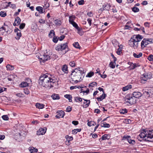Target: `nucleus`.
Segmentation results:
<instances>
[{"instance_id":"1","label":"nucleus","mask_w":153,"mask_h":153,"mask_svg":"<svg viewBox=\"0 0 153 153\" xmlns=\"http://www.w3.org/2000/svg\"><path fill=\"white\" fill-rule=\"evenodd\" d=\"M56 78L53 75L50 74H43L40 77L39 82L44 87L50 89L54 86V84L57 81Z\"/></svg>"},{"instance_id":"2","label":"nucleus","mask_w":153,"mask_h":153,"mask_svg":"<svg viewBox=\"0 0 153 153\" xmlns=\"http://www.w3.org/2000/svg\"><path fill=\"white\" fill-rule=\"evenodd\" d=\"M85 75L83 69L82 68H76L72 71L70 76L71 79L76 83L83 79Z\"/></svg>"},{"instance_id":"3","label":"nucleus","mask_w":153,"mask_h":153,"mask_svg":"<svg viewBox=\"0 0 153 153\" xmlns=\"http://www.w3.org/2000/svg\"><path fill=\"white\" fill-rule=\"evenodd\" d=\"M137 138L140 141L144 140L153 142V129L144 131L137 136Z\"/></svg>"},{"instance_id":"4","label":"nucleus","mask_w":153,"mask_h":153,"mask_svg":"<svg viewBox=\"0 0 153 153\" xmlns=\"http://www.w3.org/2000/svg\"><path fill=\"white\" fill-rule=\"evenodd\" d=\"M124 103H128L130 105H132L136 102V100L132 96L127 95L125 98Z\"/></svg>"},{"instance_id":"5","label":"nucleus","mask_w":153,"mask_h":153,"mask_svg":"<svg viewBox=\"0 0 153 153\" xmlns=\"http://www.w3.org/2000/svg\"><path fill=\"white\" fill-rule=\"evenodd\" d=\"M50 56L48 55L47 52L46 53H42L38 56V58L39 59L41 60L43 62L50 60L51 58Z\"/></svg>"},{"instance_id":"6","label":"nucleus","mask_w":153,"mask_h":153,"mask_svg":"<svg viewBox=\"0 0 153 153\" xmlns=\"http://www.w3.org/2000/svg\"><path fill=\"white\" fill-rule=\"evenodd\" d=\"M134 38H131L130 40L128 41V44L130 46L133 47L134 49H137L139 45V43L135 40L134 36L133 37Z\"/></svg>"},{"instance_id":"7","label":"nucleus","mask_w":153,"mask_h":153,"mask_svg":"<svg viewBox=\"0 0 153 153\" xmlns=\"http://www.w3.org/2000/svg\"><path fill=\"white\" fill-rule=\"evenodd\" d=\"M122 140L127 141L130 144L134 145L135 143V141L131 140V137L128 135H124L122 137Z\"/></svg>"},{"instance_id":"8","label":"nucleus","mask_w":153,"mask_h":153,"mask_svg":"<svg viewBox=\"0 0 153 153\" xmlns=\"http://www.w3.org/2000/svg\"><path fill=\"white\" fill-rule=\"evenodd\" d=\"M150 42V41L148 39L144 38L141 42V49L144 48Z\"/></svg>"},{"instance_id":"9","label":"nucleus","mask_w":153,"mask_h":153,"mask_svg":"<svg viewBox=\"0 0 153 153\" xmlns=\"http://www.w3.org/2000/svg\"><path fill=\"white\" fill-rule=\"evenodd\" d=\"M151 77L150 75L147 74H143L140 78L141 83L144 84L146 82L147 80Z\"/></svg>"},{"instance_id":"10","label":"nucleus","mask_w":153,"mask_h":153,"mask_svg":"<svg viewBox=\"0 0 153 153\" xmlns=\"http://www.w3.org/2000/svg\"><path fill=\"white\" fill-rule=\"evenodd\" d=\"M143 91L144 95L147 98L149 97L152 94L150 89L143 90Z\"/></svg>"},{"instance_id":"11","label":"nucleus","mask_w":153,"mask_h":153,"mask_svg":"<svg viewBox=\"0 0 153 153\" xmlns=\"http://www.w3.org/2000/svg\"><path fill=\"white\" fill-rule=\"evenodd\" d=\"M47 128L45 127L41 128L37 131V134L38 135H44L46 131Z\"/></svg>"},{"instance_id":"12","label":"nucleus","mask_w":153,"mask_h":153,"mask_svg":"<svg viewBox=\"0 0 153 153\" xmlns=\"http://www.w3.org/2000/svg\"><path fill=\"white\" fill-rule=\"evenodd\" d=\"M57 114L56 116L57 118H59L60 117H63L64 116L65 113L62 110L58 111L57 112Z\"/></svg>"},{"instance_id":"13","label":"nucleus","mask_w":153,"mask_h":153,"mask_svg":"<svg viewBox=\"0 0 153 153\" xmlns=\"http://www.w3.org/2000/svg\"><path fill=\"white\" fill-rule=\"evenodd\" d=\"M132 96L135 98H139L142 96V94L140 92H134L132 94Z\"/></svg>"},{"instance_id":"14","label":"nucleus","mask_w":153,"mask_h":153,"mask_svg":"<svg viewBox=\"0 0 153 153\" xmlns=\"http://www.w3.org/2000/svg\"><path fill=\"white\" fill-rule=\"evenodd\" d=\"M82 100H84L85 101L83 102V107L85 108H87L88 106L90 103V100H85L84 99H82Z\"/></svg>"},{"instance_id":"15","label":"nucleus","mask_w":153,"mask_h":153,"mask_svg":"<svg viewBox=\"0 0 153 153\" xmlns=\"http://www.w3.org/2000/svg\"><path fill=\"white\" fill-rule=\"evenodd\" d=\"M20 22L21 19L19 17L17 16L15 19L13 25L14 26L18 25L20 24Z\"/></svg>"},{"instance_id":"16","label":"nucleus","mask_w":153,"mask_h":153,"mask_svg":"<svg viewBox=\"0 0 153 153\" xmlns=\"http://www.w3.org/2000/svg\"><path fill=\"white\" fill-rule=\"evenodd\" d=\"M106 96V94L104 93L100 97H97V99L98 101H100L102 100L103 99H104Z\"/></svg>"},{"instance_id":"17","label":"nucleus","mask_w":153,"mask_h":153,"mask_svg":"<svg viewBox=\"0 0 153 153\" xmlns=\"http://www.w3.org/2000/svg\"><path fill=\"white\" fill-rule=\"evenodd\" d=\"M28 150L30 153H34L38 152V149L33 147H30L28 148Z\"/></svg>"},{"instance_id":"18","label":"nucleus","mask_w":153,"mask_h":153,"mask_svg":"<svg viewBox=\"0 0 153 153\" xmlns=\"http://www.w3.org/2000/svg\"><path fill=\"white\" fill-rule=\"evenodd\" d=\"M62 71L65 73L66 74L68 73V69L67 65H63L62 66Z\"/></svg>"},{"instance_id":"19","label":"nucleus","mask_w":153,"mask_h":153,"mask_svg":"<svg viewBox=\"0 0 153 153\" xmlns=\"http://www.w3.org/2000/svg\"><path fill=\"white\" fill-rule=\"evenodd\" d=\"M111 6L110 4H105L103 6V10H109L111 8Z\"/></svg>"},{"instance_id":"20","label":"nucleus","mask_w":153,"mask_h":153,"mask_svg":"<svg viewBox=\"0 0 153 153\" xmlns=\"http://www.w3.org/2000/svg\"><path fill=\"white\" fill-rule=\"evenodd\" d=\"M77 31V33L80 36H82L83 34V32L81 27H79L76 29Z\"/></svg>"},{"instance_id":"21","label":"nucleus","mask_w":153,"mask_h":153,"mask_svg":"<svg viewBox=\"0 0 153 153\" xmlns=\"http://www.w3.org/2000/svg\"><path fill=\"white\" fill-rule=\"evenodd\" d=\"M143 55V54L142 53L140 52L139 53H134L133 54V56L136 58H139L141 57Z\"/></svg>"},{"instance_id":"22","label":"nucleus","mask_w":153,"mask_h":153,"mask_svg":"<svg viewBox=\"0 0 153 153\" xmlns=\"http://www.w3.org/2000/svg\"><path fill=\"white\" fill-rule=\"evenodd\" d=\"M101 126L102 127L109 128L110 127L109 124L105 122L101 123Z\"/></svg>"},{"instance_id":"23","label":"nucleus","mask_w":153,"mask_h":153,"mask_svg":"<svg viewBox=\"0 0 153 153\" xmlns=\"http://www.w3.org/2000/svg\"><path fill=\"white\" fill-rule=\"evenodd\" d=\"M76 18V17L74 15L70 16L69 17V22L70 24L72 23V22H74V20Z\"/></svg>"},{"instance_id":"24","label":"nucleus","mask_w":153,"mask_h":153,"mask_svg":"<svg viewBox=\"0 0 153 153\" xmlns=\"http://www.w3.org/2000/svg\"><path fill=\"white\" fill-rule=\"evenodd\" d=\"M45 105L39 103H37L36 104V108L40 109H42L44 108Z\"/></svg>"},{"instance_id":"25","label":"nucleus","mask_w":153,"mask_h":153,"mask_svg":"<svg viewBox=\"0 0 153 153\" xmlns=\"http://www.w3.org/2000/svg\"><path fill=\"white\" fill-rule=\"evenodd\" d=\"M132 88V85H129L127 86L123 87L122 90L124 91H125L128 90L129 89L131 88Z\"/></svg>"},{"instance_id":"26","label":"nucleus","mask_w":153,"mask_h":153,"mask_svg":"<svg viewBox=\"0 0 153 153\" xmlns=\"http://www.w3.org/2000/svg\"><path fill=\"white\" fill-rule=\"evenodd\" d=\"M36 10L39 11L40 13H43V8L42 7L38 6L36 8Z\"/></svg>"},{"instance_id":"27","label":"nucleus","mask_w":153,"mask_h":153,"mask_svg":"<svg viewBox=\"0 0 153 153\" xmlns=\"http://www.w3.org/2000/svg\"><path fill=\"white\" fill-rule=\"evenodd\" d=\"M6 68L9 71H12L14 69V66L11 65L9 64H8L7 65Z\"/></svg>"},{"instance_id":"28","label":"nucleus","mask_w":153,"mask_h":153,"mask_svg":"<svg viewBox=\"0 0 153 153\" xmlns=\"http://www.w3.org/2000/svg\"><path fill=\"white\" fill-rule=\"evenodd\" d=\"M64 97L68 99L69 100V102H72V97L71 95L70 94H66L64 95Z\"/></svg>"},{"instance_id":"29","label":"nucleus","mask_w":153,"mask_h":153,"mask_svg":"<svg viewBox=\"0 0 153 153\" xmlns=\"http://www.w3.org/2000/svg\"><path fill=\"white\" fill-rule=\"evenodd\" d=\"M81 130V128L75 129L73 130L72 131V134H76L78 132H80Z\"/></svg>"},{"instance_id":"30","label":"nucleus","mask_w":153,"mask_h":153,"mask_svg":"<svg viewBox=\"0 0 153 153\" xmlns=\"http://www.w3.org/2000/svg\"><path fill=\"white\" fill-rule=\"evenodd\" d=\"M109 137H110L109 135L105 134L102 136L101 139L102 140H105L106 139H109Z\"/></svg>"},{"instance_id":"31","label":"nucleus","mask_w":153,"mask_h":153,"mask_svg":"<svg viewBox=\"0 0 153 153\" xmlns=\"http://www.w3.org/2000/svg\"><path fill=\"white\" fill-rule=\"evenodd\" d=\"M52 97L53 100H58L60 97L58 94H53L52 96Z\"/></svg>"},{"instance_id":"32","label":"nucleus","mask_w":153,"mask_h":153,"mask_svg":"<svg viewBox=\"0 0 153 153\" xmlns=\"http://www.w3.org/2000/svg\"><path fill=\"white\" fill-rule=\"evenodd\" d=\"M55 35V33L53 30H51L49 34V37L50 38H52L53 36Z\"/></svg>"},{"instance_id":"33","label":"nucleus","mask_w":153,"mask_h":153,"mask_svg":"<svg viewBox=\"0 0 153 153\" xmlns=\"http://www.w3.org/2000/svg\"><path fill=\"white\" fill-rule=\"evenodd\" d=\"M60 45L61 46V49L62 51L65 50L66 48L68 47L67 43L63 44H61Z\"/></svg>"},{"instance_id":"34","label":"nucleus","mask_w":153,"mask_h":153,"mask_svg":"<svg viewBox=\"0 0 153 153\" xmlns=\"http://www.w3.org/2000/svg\"><path fill=\"white\" fill-rule=\"evenodd\" d=\"M28 85V83H27L26 82H22L20 84L21 87L22 88L26 87V86H27Z\"/></svg>"},{"instance_id":"35","label":"nucleus","mask_w":153,"mask_h":153,"mask_svg":"<svg viewBox=\"0 0 153 153\" xmlns=\"http://www.w3.org/2000/svg\"><path fill=\"white\" fill-rule=\"evenodd\" d=\"M73 45L74 47L80 49V47L78 42H75L73 44Z\"/></svg>"},{"instance_id":"36","label":"nucleus","mask_w":153,"mask_h":153,"mask_svg":"<svg viewBox=\"0 0 153 153\" xmlns=\"http://www.w3.org/2000/svg\"><path fill=\"white\" fill-rule=\"evenodd\" d=\"M65 138L67 140H68V142L72 140L73 139L72 137L69 136L68 135H66Z\"/></svg>"},{"instance_id":"37","label":"nucleus","mask_w":153,"mask_h":153,"mask_svg":"<svg viewBox=\"0 0 153 153\" xmlns=\"http://www.w3.org/2000/svg\"><path fill=\"white\" fill-rule=\"evenodd\" d=\"M82 88L83 87H82L76 85L74 86H71L70 87V88L71 90H72L74 89H76V88L79 89L80 88Z\"/></svg>"},{"instance_id":"38","label":"nucleus","mask_w":153,"mask_h":153,"mask_svg":"<svg viewBox=\"0 0 153 153\" xmlns=\"http://www.w3.org/2000/svg\"><path fill=\"white\" fill-rule=\"evenodd\" d=\"M55 23L56 25L59 26L61 25L62 22L60 20L57 19L55 20Z\"/></svg>"},{"instance_id":"39","label":"nucleus","mask_w":153,"mask_h":153,"mask_svg":"<svg viewBox=\"0 0 153 153\" xmlns=\"http://www.w3.org/2000/svg\"><path fill=\"white\" fill-rule=\"evenodd\" d=\"M17 36L15 37V38L17 40H19V39L20 37L22 36V34L20 32H17V33H16Z\"/></svg>"},{"instance_id":"40","label":"nucleus","mask_w":153,"mask_h":153,"mask_svg":"<svg viewBox=\"0 0 153 153\" xmlns=\"http://www.w3.org/2000/svg\"><path fill=\"white\" fill-rule=\"evenodd\" d=\"M132 10L134 12L136 13L139 11V9L138 7H134L132 8Z\"/></svg>"},{"instance_id":"41","label":"nucleus","mask_w":153,"mask_h":153,"mask_svg":"<svg viewBox=\"0 0 153 153\" xmlns=\"http://www.w3.org/2000/svg\"><path fill=\"white\" fill-rule=\"evenodd\" d=\"M109 65L111 68H114L115 67V64L112 62H111L109 64Z\"/></svg>"},{"instance_id":"42","label":"nucleus","mask_w":153,"mask_h":153,"mask_svg":"<svg viewBox=\"0 0 153 153\" xmlns=\"http://www.w3.org/2000/svg\"><path fill=\"white\" fill-rule=\"evenodd\" d=\"M76 102H81L82 101V99L81 98L78 97H75L74 98Z\"/></svg>"},{"instance_id":"43","label":"nucleus","mask_w":153,"mask_h":153,"mask_svg":"<svg viewBox=\"0 0 153 153\" xmlns=\"http://www.w3.org/2000/svg\"><path fill=\"white\" fill-rule=\"evenodd\" d=\"M7 15L5 11H1L0 12V16L2 17H4Z\"/></svg>"},{"instance_id":"44","label":"nucleus","mask_w":153,"mask_h":153,"mask_svg":"<svg viewBox=\"0 0 153 153\" xmlns=\"http://www.w3.org/2000/svg\"><path fill=\"white\" fill-rule=\"evenodd\" d=\"M95 124H96V123H95L93 121H91V122H89L87 123L88 125L89 126H94Z\"/></svg>"},{"instance_id":"45","label":"nucleus","mask_w":153,"mask_h":153,"mask_svg":"<svg viewBox=\"0 0 153 153\" xmlns=\"http://www.w3.org/2000/svg\"><path fill=\"white\" fill-rule=\"evenodd\" d=\"M70 65L72 67H74L75 66V63L74 61H71L69 63Z\"/></svg>"},{"instance_id":"46","label":"nucleus","mask_w":153,"mask_h":153,"mask_svg":"<svg viewBox=\"0 0 153 153\" xmlns=\"http://www.w3.org/2000/svg\"><path fill=\"white\" fill-rule=\"evenodd\" d=\"M94 75V73L93 72H90L88 73L86 75V77H91Z\"/></svg>"},{"instance_id":"47","label":"nucleus","mask_w":153,"mask_h":153,"mask_svg":"<svg viewBox=\"0 0 153 153\" xmlns=\"http://www.w3.org/2000/svg\"><path fill=\"white\" fill-rule=\"evenodd\" d=\"M120 112L122 114H124L127 112V110L126 109H122L120 111Z\"/></svg>"},{"instance_id":"48","label":"nucleus","mask_w":153,"mask_h":153,"mask_svg":"<svg viewBox=\"0 0 153 153\" xmlns=\"http://www.w3.org/2000/svg\"><path fill=\"white\" fill-rule=\"evenodd\" d=\"M143 38V37L142 36L138 34L136 35L135 39L141 40Z\"/></svg>"},{"instance_id":"49","label":"nucleus","mask_w":153,"mask_h":153,"mask_svg":"<svg viewBox=\"0 0 153 153\" xmlns=\"http://www.w3.org/2000/svg\"><path fill=\"white\" fill-rule=\"evenodd\" d=\"M97 85V83L96 82H93L91 83L89 85V87L91 88V87H93L94 86H96Z\"/></svg>"},{"instance_id":"50","label":"nucleus","mask_w":153,"mask_h":153,"mask_svg":"<svg viewBox=\"0 0 153 153\" xmlns=\"http://www.w3.org/2000/svg\"><path fill=\"white\" fill-rule=\"evenodd\" d=\"M61 46L60 45H58L56 48L55 49L58 51H62Z\"/></svg>"},{"instance_id":"51","label":"nucleus","mask_w":153,"mask_h":153,"mask_svg":"<svg viewBox=\"0 0 153 153\" xmlns=\"http://www.w3.org/2000/svg\"><path fill=\"white\" fill-rule=\"evenodd\" d=\"M147 59L149 61H152L153 60V55L152 54L148 56Z\"/></svg>"},{"instance_id":"52","label":"nucleus","mask_w":153,"mask_h":153,"mask_svg":"<svg viewBox=\"0 0 153 153\" xmlns=\"http://www.w3.org/2000/svg\"><path fill=\"white\" fill-rule=\"evenodd\" d=\"M2 117L3 120H7L9 119V118L7 115H4L2 116Z\"/></svg>"},{"instance_id":"53","label":"nucleus","mask_w":153,"mask_h":153,"mask_svg":"<svg viewBox=\"0 0 153 153\" xmlns=\"http://www.w3.org/2000/svg\"><path fill=\"white\" fill-rule=\"evenodd\" d=\"M71 24L76 29L78 28L79 27L78 26V25L75 22H72L71 23Z\"/></svg>"},{"instance_id":"54","label":"nucleus","mask_w":153,"mask_h":153,"mask_svg":"<svg viewBox=\"0 0 153 153\" xmlns=\"http://www.w3.org/2000/svg\"><path fill=\"white\" fill-rule=\"evenodd\" d=\"M13 75H11L9 76L8 78V79L9 81H11L13 80Z\"/></svg>"},{"instance_id":"55","label":"nucleus","mask_w":153,"mask_h":153,"mask_svg":"<svg viewBox=\"0 0 153 153\" xmlns=\"http://www.w3.org/2000/svg\"><path fill=\"white\" fill-rule=\"evenodd\" d=\"M25 23H22L19 26V28L21 29H23L25 26Z\"/></svg>"},{"instance_id":"56","label":"nucleus","mask_w":153,"mask_h":153,"mask_svg":"<svg viewBox=\"0 0 153 153\" xmlns=\"http://www.w3.org/2000/svg\"><path fill=\"white\" fill-rule=\"evenodd\" d=\"M58 39L56 36H54L53 39V42L54 43H56L58 42Z\"/></svg>"},{"instance_id":"57","label":"nucleus","mask_w":153,"mask_h":153,"mask_svg":"<svg viewBox=\"0 0 153 153\" xmlns=\"http://www.w3.org/2000/svg\"><path fill=\"white\" fill-rule=\"evenodd\" d=\"M71 107L70 106H69L67 108L66 111L67 112H70L71 111Z\"/></svg>"},{"instance_id":"58","label":"nucleus","mask_w":153,"mask_h":153,"mask_svg":"<svg viewBox=\"0 0 153 153\" xmlns=\"http://www.w3.org/2000/svg\"><path fill=\"white\" fill-rule=\"evenodd\" d=\"M17 136L18 137L19 136V137L20 138H21L22 137H24V136L22 134V132L19 133L18 134Z\"/></svg>"},{"instance_id":"59","label":"nucleus","mask_w":153,"mask_h":153,"mask_svg":"<svg viewBox=\"0 0 153 153\" xmlns=\"http://www.w3.org/2000/svg\"><path fill=\"white\" fill-rule=\"evenodd\" d=\"M78 4L79 5H80L83 4H84V0H81L79 1L78 2Z\"/></svg>"},{"instance_id":"60","label":"nucleus","mask_w":153,"mask_h":153,"mask_svg":"<svg viewBox=\"0 0 153 153\" xmlns=\"http://www.w3.org/2000/svg\"><path fill=\"white\" fill-rule=\"evenodd\" d=\"M65 36L64 35H62L61 36H60L59 38H58V39H59V40L60 41H62V40H63L64 38H65Z\"/></svg>"},{"instance_id":"61","label":"nucleus","mask_w":153,"mask_h":153,"mask_svg":"<svg viewBox=\"0 0 153 153\" xmlns=\"http://www.w3.org/2000/svg\"><path fill=\"white\" fill-rule=\"evenodd\" d=\"M72 123L75 126H76L79 123L77 121H73L72 122Z\"/></svg>"},{"instance_id":"62","label":"nucleus","mask_w":153,"mask_h":153,"mask_svg":"<svg viewBox=\"0 0 153 153\" xmlns=\"http://www.w3.org/2000/svg\"><path fill=\"white\" fill-rule=\"evenodd\" d=\"M7 89L6 88H0V93H1L2 92L4 91H5Z\"/></svg>"},{"instance_id":"63","label":"nucleus","mask_w":153,"mask_h":153,"mask_svg":"<svg viewBox=\"0 0 153 153\" xmlns=\"http://www.w3.org/2000/svg\"><path fill=\"white\" fill-rule=\"evenodd\" d=\"M87 21L89 24V25L90 26L91 25V21H92L91 19L89 18L87 19Z\"/></svg>"},{"instance_id":"64","label":"nucleus","mask_w":153,"mask_h":153,"mask_svg":"<svg viewBox=\"0 0 153 153\" xmlns=\"http://www.w3.org/2000/svg\"><path fill=\"white\" fill-rule=\"evenodd\" d=\"M39 22L41 24H44L45 22V21L43 19H41L39 20Z\"/></svg>"}]
</instances>
